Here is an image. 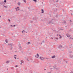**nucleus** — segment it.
Returning a JSON list of instances; mask_svg holds the SVG:
<instances>
[{"mask_svg": "<svg viewBox=\"0 0 73 73\" xmlns=\"http://www.w3.org/2000/svg\"><path fill=\"white\" fill-rule=\"evenodd\" d=\"M8 45H10V50H12L13 48V47H12V46H13V43H10V44H8Z\"/></svg>", "mask_w": 73, "mask_h": 73, "instance_id": "f257e3e1", "label": "nucleus"}, {"mask_svg": "<svg viewBox=\"0 0 73 73\" xmlns=\"http://www.w3.org/2000/svg\"><path fill=\"white\" fill-rule=\"evenodd\" d=\"M53 67L54 69H56L57 71H59V69L57 67V66H56L55 64V66H53Z\"/></svg>", "mask_w": 73, "mask_h": 73, "instance_id": "f03ea898", "label": "nucleus"}, {"mask_svg": "<svg viewBox=\"0 0 73 73\" xmlns=\"http://www.w3.org/2000/svg\"><path fill=\"white\" fill-rule=\"evenodd\" d=\"M45 58H43L42 57L40 56V60H42L43 61V60H45Z\"/></svg>", "mask_w": 73, "mask_h": 73, "instance_id": "7ed1b4c3", "label": "nucleus"}, {"mask_svg": "<svg viewBox=\"0 0 73 73\" xmlns=\"http://www.w3.org/2000/svg\"><path fill=\"white\" fill-rule=\"evenodd\" d=\"M53 20V19H52L48 23V24H52L53 23V22H52Z\"/></svg>", "mask_w": 73, "mask_h": 73, "instance_id": "20e7f679", "label": "nucleus"}, {"mask_svg": "<svg viewBox=\"0 0 73 73\" xmlns=\"http://www.w3.org/2000/svg\"><path fill=\"white\" fill-rule=\"evenodd\" d=\"M0 4H1V5H3V6H4V5H5V3H4V2H1L0 3Z\"/></svg>", "mask_w": 73, "mask_h": 73, "instance_id": "39448f33", "label": "nucleus"}, {"mask_svg": "<svg viewBox=\"0 0 73 73\" xmlns=\"http://www.w3.org/2000/svg\"><path fill=\"white\" fill-rule=\"evenodd\" d=\"M21 44H19V49H21Z\"/></svg>", "mask_w": 73, "mask_h": 73, "instance_id": "423d86ee", "label": "nucleus"}, {"mask_svg": "<svg viewBox=\"0 0 73 73\" xmlns=\"http://www.w3.org/2000/svg\"><path fill=\"white\" fill-rule=\"evenodd\" d=\"M66 36L68 37H70V35L69 34V33L66 35Z\"/></svg>", "mask_w": 73, "mask_h": 73, "instance_id": "0eeeda50", "label": "nucleus"}, {"mask_svg": "<svg viewBox=\"0 0 73 73\" xmlns=\"http://www.w3.org/2000/svg\"><path fill=\"white\" fill-rule=\"evenodd\" d=\"M62 48V45H60L58 46V48L59 49Z\"/></svg>", "mask_w": 73, "mask_h": 73, "instance_id": "6e6552de", "label": "nucleus"}, {"mask_svg": "<svg viewBox=\"0 0 73 73\" xmlns=\"http://www.w3.org/2000/svg\"><path fill=\"white\" fill-rule=\"evenodd\" d=\"M70 58H73V55L72 54H70Z\"/></svg>", "mask_w": 73, "mask_h": 73, "instance_id": "1a4fd4ad", "label": "nucleus"}, {"mask_svg": "<svg viewBox=\"0 0 73 73\" xmlns=\"http://www.w3.org/2000/svg\"><path fill=\"white\" fill-rule=\"evenodd\" d=\"M41 11H42L41 13H44V10L42 9L41 10Z\"/></svg>", "mask_w": 73, "mask_h": 73, "instance_id": "9d476101", "label": "nucleus"}, {"mask_svg": "<svg viewBox=\"0 0 73 73\" xmlns=\"http://www.w3.org/2000/svg\"><path fill=\"white\" fill-rule=\"evenodd\" d=\"M54 40H55V41H57V40H58V38H56Z\"/></svg>", "mask_w": 73, "mask_h": 73, "instance_id": "9b49d317", "label": "nucleus"}, {"mask_svg": "<svg viewBox=\"0 0 73 73\" xmlns=\"http://www.w3.org/2000/svg\"><path fill=\"white\" fill-rule=\"evenodd\" d=\"M55 57H56V56L54 55L52 56V58H55Z\"/></svg>", "mask_w": 73, "mask_h": 73, "instance_id": "f8f14e48", "label": "nucleus"}, {"mask_svg": "<svg viewBox=\"0 0 73 73\" xmlns=\"http://www.w3.org/2000/svg\"><path fill=\"white\" fill-rule=\"evenodd\" d=\"M6 64H9V61H7L6 62Z\"/></svg>", "mask_w": 73, "mask_h": 73, "instance_id": "ddd939ff", "label": "nucleus"}, {"mask_svg": "<svg viewBox=\"0 0 73 73\" xmlns=\"http://www.w3.org/2000/svg\"><path fill=\"white\" fill-rule=\"evenodd\" d=\"M21 62L22 63H24V61L23 60H21Z\"/></svg>", "mask_w": 73, "mask_h": 73, "instance_id": "4468645a", "label": "nucleus"}, {"mask_svg": "<svg viewBox=\"0 0 73 73\" xmlns=\"http://www.w3.org/2000/svg\"><path fill=\"white\" fill-rule=\"evenodd\" d=\"M18 5H20V2H19V3H18Z\"/></svg>", "mask_w": 73, "mask_h": 73, "instance_id": "2eb2a0df", "label": "nucleus"}, {"mask_svg": "<svg viewBox=\"0 0 73 73\" xmlns=\"http://www.w3.org/2000/svg\"><path fill=\"white\" fill-rule=\"evenodd\" d=\"M63 23H64V24H66V21H64Z\"/></svg>", "mask_w": 73, "mask_h": 73, "instance_id": "dca6fc26", "label": "nucleus"}, {"mask_svg": "<svg viewBox=\"0 0 73 73\" xmlns=\"http://www.w3.org/2000/svg\"><path fill=\"white\" fill-rule=\"evenodd\" d=\"M5 41L7 43H8V42L7 41V39L5 40Z\"/></svg>", "mask_w": 73, "mask_h": 73, "instance_id": "f3484780", "label": "nucleus"}, {"mask_svg": "<svg viewBox=\"0 0 73 73\" xmlns=\"http://www.w3.org/2000/svg\"><path fill=\"white\" fill-rule=\"evenodd\" d=\"M36 55L38 57H39V55H38V54H36Z\"/></svg>", "mask_w": 73, "mask_h": 73, "instance_id": "a211bd4d", "label": "nucleus"}, {"mask_svg": "<svg viewBox=\"0 0 73 73\" xmlns=\"http://www.w3.org/2000/svg\"><path fill=\"white\" fill-rule=\"evenodd\" d=\"M34 1H35V2L36 3V2H37V0H33Z\"/></svg>", "mask_w": 73, "mask_h": 73, "instance_id": "6ab92c4d", "label": "nucleus"}, {"mask_svg": "<svg viewBox=\"0 0 73 73\" xmlns=\"http://www.w3.org/2000/svg\"><path fill=\"white\" fill-rule=\"evenodd\" d=\"M23 1H24V2H25V3H27V1H26L25 0H24Z\"/></svg>", "mask_w": 73, "mask_h": 73, "instance_id": "aec40b11", "label": "nucleus"}, {"mask_svg": "<svg viewBox=\"0 0 73 73\" xmlns=\"http://www.w3.org/2000/svg\"><path fill=\"white\" fill-rule=\"evenodd\" d=\"M30 42H28L27 44H30Z\"/></svg>", "mask_w": 73, "mask_h": 73, "instance_id": "412c9836", "label": "nucleus"}, {"mask_svg": "<svg viewBox=\"0 0 73 73\" xmlns=\"http://www.w3.org/2000/svg\"><path fill=\"white\" fill-rule=\"evenodd\" d=\"M50 1H51L52 2H54V0H50Z\"/></svg>", "mask_w": 73, "mask_h": 73, "instance_id": "4be33fe9", "label": "nucleus"}, {"mask_svg": "<svg viewBox=\"0 0 73 73\" xmlns=\"http://www.w3.org/2000/svg\"><path fill=\"white\" fill-rule=\"evenodd\" d=\"M4 2L5 3H6V2H7V1H6V0H4Z\"/></svg>", "mask_w": 73, "mask_h": 73, "instance_id": "5701e85b", "label": "nucleus"}, {"mask_svg": "<svg viewBox=\"0 0 73 73\" xmlns=\"http://www.w3.org/2000/svg\"><path fill=\"white\" fill-rule=\"evenodd\" d=\"M15 9H16L17 11H18V10H17V8H15Z\"/></svg>", "mask_w": 73, "mask_h": 73, "instance_id": "b1692460", "label": "nucleus"}, {"mask_svg": "<svg viewBox=\"0 0 73 73\" xmlns=\"http://www.w3.org/2000/svg\"><path fill=\"white\" fill-rule=\"evenodd\" d=\"M35 57H36V58H38V57H37V56L36 55H35Z\"/></svg>", "mask_w": 73, "mask_h": 73, "instance_id": "393cba45", "label": "nucleus"}, {"mask_svg": "<svg viewBox=\"0 0 73 73\" xmlns=\"http://www.w3.org/2000/svg\"><path fill=\"white\" fill-rule=\"evenodd\" d=\"M18 66L17 65H16L15 67H16V68H17V67Z\"/></svg>", "mask_w": 73, "mask_h": 73, "instance_id": "a878e982", "label": "nucleus"}, {"mask_svg": "<svg viewBox=\"0 0 73 73\" xmlns=\"http://www.w3.org/2000/svg\"><path fill=\"white\" fill-rule=\"evenodd\" d=\"M8 21H9V22H11V20L10 19H8Z\"/></svg>", "mask_w": 73, "mask_h": 73, "instance_id": "bb28decb", "label": "nucleus"}, {"mask_svg": "<svg viewBox=\"0 0 73 73\" xmlns=\"http://www.w3.org/2000/svg\"><path fill=\"white\" fill-rule=\"evenodd\" d=\"M46 58V59L47 60H48V59H49V58Z\"/></svg>", "mask_w": 73, "mask_h": 73, "instance_id": "cd10ccee", "label": "nucleus"}, {"mask_svg": "<svg viewBox=\"0 0 73 73\" xmlns=\"http://www.w3.org/2000/svg\"><path fill=\"white\" fill-rule=\"evenodd\" d=\"M17 9H19V7H17Z\"/></svg>", "mask_w": 73, "mask_h": 73, "instance_id": "c85d7f7f", "label": "nucleus"}, {"mask_svg": "<svg viewBox=\"0 0 73 73\" xmlns=\"http://www.w3.org/2000/svg\"><path fill=\"white\" fill-rule=\"evenodd\" d=\"M61 37H62V36H60V38H61Z\"/></svg>", "mask_w": 73, "mask_h": 73, "instance_id": "c756f323", "label": "nucleus"}, {"mask_svg": "<svg viewBox=\"0 0 73 73\" xmlns=\"http://www.w3.org/2000/svg\"><path fill=\"white\" fill-rule=\"evenodd\" d=\"M4 7H5V8H7V6H4Z\"/></svg>", "mask_w": 73, "mask_h": 73, "instance_id": "7c9ffc66", "label": "nucleus"}, {"mask_svg": "<svg viewBox=\"0 0 73 73\" xmlns=\"http://www.w3.org/2000/svg\"><path fill=\"white\" fill-rule=\"evenodd\" d=\"M13 27H16V25H14Z\"/></svg>", "mask_w": 73, "mask_h": 73, "instance_id": "2f4dec72", "label": "nucleus"}, {"mask_svg": "<svg viewBox=\"0 0 73 73\" xmlns=\"http://www.w3.org/2000/svg\"><path fill=\"white\" fill-rule=\"evenodd\" d=\"M14 58L15 59H16V57H14Z\"/></svg>", "mask_w": 73, "mask_h": 73, "instance_id": "473e14b6", "label": "nucleus"}, {"mask_svg": "<svg viewBox=\"0 0 73 73\" xmlns=\"http://www.w3.org/2000/svg\"><path fill=\"white\" fill-rule=\"evenodd\" d=\"M70 22H72V21H71V20H70Z\"/></svg>", "mask_w": 73, "mask_h": 73, "instance_id": "72a5a7b5", "label": "nucleus"}, {"mask_svg": "<svg viewBox=\"0 0 73 73\" xmlns=\"http://www.w3.org/2000/svg\"><path fill=\"white\" fill-rule=\"evenodd\" d=\"M50 39H53V37L51 38Z\"/></svg>", "mask_w": 73, "mask_h": 73, "instance_id": "f704fd0d", "label": "nucleus"}, {"mask_svg": "<svg viewBox=\"0 0 73 73\" xmlns=\"http://www.w3.org/2000/svg\"><path fill=\"white\" fill-rule=\"evenodd\" d=\"M69 31H72V30H69Z\"/></svg>", "mask_w": 73, "mask_h": 73, "instance_id": "c9c22d12", "label": "nucleus"}, {"mask_svg": "<svg viewBox=\"0 0 73 73\" xmlns=\"http://www.w3.org/2000/svg\"><path fill=\"white\" fill-rule=\"evenodd\" d=\"M11 27H13V26L12 25H11Z\"/></svg>", "mask_w": 73, "mask_h": 73, "instance_id": "e433bc0d", "label": "nucleus"}, {"mask_svg": "<svg viewBox=\"0 0 73 73\" xmlns=\"http://www.w3.org/2000/svg\"><path fill=\"white\" fill-rule=\"evenodd\" d=\"M33 21H31V23H33Z\"/></svg>", "mask_w": 73, "mask_h": 73, "instance_id": "4c0bfd02", "label": "nucleus"}, {"mask_svg": "<svg viewBox=\"0 0 73 73\" xmlns=\"http://www.w3.org/2000/svg\"><path fill=\"white\" fill-rule=\"evenodd\" d=\"M70 73H73V72H71Z\"/></svg>", "mask_w": 73, "mask_h": 73, "instance_id": "58836bf2", "label": "nucleus"}, {"mask_svg": "<svg viewBox=\"0 0 73 73\" xmlns=\"http://www.w3.org/2000/svg\"><path fill=\"white\" fill-rule=\"evenodd\" d=\"M42 42H44V41H42Z\"/></svg>", "mask_w": 73, "mask_h": 73, "instance_id": "ea45409f", "label": "nucleus"}, {"mask_svg": "<svg viewBox=\"0 0 73 73\" xmlns=\"http://www.w3.org/2000/svg\"><path fill=\"white\" fill-rule=\"evenodd\" d=\"M27 61H29V60H28V59H27Z\"/></svg>", "mask_w": 73, "mask_h": 73, "instance_id": "a19ab883", "label": "nucleus"}, {"mask_svg": "<svg viewBox=\"0 0 73 73\" xmlns=\"http://www.w3.org/2000/svg\"><path fill=\"white\" fill-rule=\"evenodd\" d=\"M58 1H58V0L56 1V2H58Z\"/></svg>", "mask_w": 73, "mask_h": 73, "instance_id": "79ce46f5", "label": "nucleus"}, {"mask_svg": "<svg viewBox=\"0 0 73 73\" xmlns=\"http://www.w3.org/2000/svg\"><path fill=\"white\" fill-rule=\"evenodd\" d=\"M20 11V9H18V11Z\"/></svg>", "mask_w": 73, "mask_h": 73, "instance_id": "37998d69", "label": "nucleus"}, {"mask_svg": "<svg viewBox=\"0 0 73 73\" xmlns=\"http://www.w3.org/2000/svg\"><path fill=\"white\" fill-rule=\"evenodd\" d=\"M66 64H67V61H66Z\"/></svg>", "mask_w": 73, "mask_h": 73, "instance_id": "c03bdc74", "label": "nucleus"}, {"mask_svg": "<svg viewBox=\"0 0 73 73\" xmlns=\"http://www.w3.org/2000/svg\"><path fill=\"white\" fill-rule=\"evenodd\" d=\"M59 36L60 37L61 36V35H59Z\"/></svg>", "mask_w": 73, "mask_h": 73, "instance_id": "a18cd8bd", "label": "nucleus"}, {"mask_svg": "<svg viewBox=\"0 0 73 73\" xmlns=\"http://www.w3.org/2000/svg\"><path fill=\"white\" fill-rule=\"evenodd\" d=\"M12 68V69H14V68Z\"/></svg>", "mask_w": 73, "mask_h": 73, "instance_id": "49530a36", "label": "nucleus"}, {"mask_svg": "<svg viewBox=\"0 0 73 73\" xmlns=\"http://www.w3.org/2000/svg\"><path fill=\"white\" fill-rule=\"evenodd\" d=\"M58 36V34H57V36Z\"/></svg>", "mask_w": 73, "mask_h": 73, "instance_id": "de8ad7c7", "label": "nucleus"}, {"mask_svg": "<svg viewBox=\"0 0 73 73\" xmlns=\"http://www.w3.org/2000/svg\"><path fill=\"white\" fill-rule=\"evenodd\" d=\"M56 17H57V15L56 16Z\"/></svg>", "mask_w": 73, "mask_h": 73, "instance_id": "09e8293b", "label": "nucleus"}, {"mask_svg": "<svg viewBox=\"0 0 73 73\" xmlns=\"http://www.w3.org/2000/svg\"><path fill=\"white\" fill-rule=\"evenodd\" d=\"M23 33V31H22V33Z\"/></svg>", "mask_w": 73, "mask_h": 73, "instance_id": "8fccbe9b", "label": "nucleus"}, {"mask_svg": "<svg viewBox=\"0 0 73 73\" xmlns=\"http://www.w3.org/2000/svg\"><path fill=\"white\" fill-rule=\"evenodd\" d=\"M16 55H14V56H15V57H16Z\"/></svg>", "mask_w": 73, "mask_h": 73, "instance_id": "3c124183", "label": "nucleus"}, {"mask_svg": "<svg viewBox=\"0 0 73 73\" xmlns=\"http://www.w3.org/2000/svg\"><path fill=\"white\" fill-rule=\"evenodd\" d=\"M48 73H51V72H48Z\"/></svg>", "mask_w": 73, "mask_h": 73, "instance_id": "603ef678", "label": "nucleus"}, {"mask_svg": "<svg viewBox=\"0 0 73 73\" xmlns=\"http://www.w3.org/2000/svg\"><path fill=\"white\" fill-rule=\"evenodd\" d=\"M33 20H35V19L34 18H33Z\"/></svg>", "mask_w": 73, "mask_h": 73, "instance_id": "864d4df0", "label": "nucleus"}, {"mask_svg": "<svg viewBox=\"0 0 73 73\" xmlns=\"http://www.w3.org/2000/svg\"><path fill=\"white\" fill-rule=\"evenodd\" d=\"M72 13H72L71 14V15H73Z\"/></svg>", "mask_w": 73, "mask_h": 73, "instance_id": "5fc2aeb1", "label": "nucleus"}, {"mask_svg": "<svg viewBox=\"0 0 73 73\" xmlns=\"http://www.w3.org/2000/svg\"><path fill=\"white\" fill-rule=\"evenodd\" d=\"M23 32H25V31L24 30H23Z\"/></svg>", "mask_w": 73, "mask_h": 73, "instance_id": "6e6d98bb", "label": "nucleus"}, {"mask_svg": "<svg viewBox=\"0 0 73 73\" xmlns=\"http://www.w3.org/2000/svg\"><path fill=\"white\" fill-rule=\"evenodd\" d=\"M7 70H8V68H7Z\"/></svg>", "mask_w": 73, "mask_h": 73, "instance_id": "4d7b16f0", "label": "nucleus"}, {"mask_svg": "<svg viewBox=\"0 0 73 73\" xmlns=\"http://www.w3.org/2000/svg\"><path fill=\"white\" fill-rule=\"evenodd\" d=\"M36 19H37V17H36Z\"/></svg>", "mask_w": 73, "mask_h": 73, "instance_id": "13d9d810", "label": "nucleus"}, {"mask_svg": "<svg viewBox=\"0 0 73 73\" xmlns=\"http://www.w3.org/2000/svg\"><path fill=\"white\" fill-rule=\"evenodd\" d=\"M72 38V39H73V38Z\"/></svg>", "mask_w": 73, "mask_h": 73, "instance_id": "bf43d9fd", "label": "nucleus"}, {"mask_svg": "<svg viewBox=\"0 0 73 73\" xmlns=\"http://www.w3.org/2000/svg\"><path fill=\"white\" fill-rule=\"evenodd\" d=\"M28 9H29L30 8V7H28Z\"/></svg>", "mask_w": 73, "mask_h": 73, "instance_id": "052dcab7", "label": "nucleus"}, {"mask_svg": "<svg viewBox=\"0 0 73 73\" xmlns=\"http://www.w3.org/2000/svg\"><path fill=\"white\" fill-rule=\"evenodd\" d=\"M50 69H53V68H50Z\"/></svg>", "mask_w": 73, "mask_h": 73, "instance_id": "680f3d73", "label": "nucleus"}, {"mask_svg": "<svg viewBox=\"0 0 73 73\" xmlns=\"http://www.w3.org/2000/svg\"><path fill=\"white\" fill-rule=\"evenodd\" d=\"M53 31H55V30H53Z\"/></svg>", "mask_w": 73, "mask_h": 73, "instance_id": "e2e57ef3", "label": "nucleus"}, {"mask_svg": "<svg viewBox=\"0 0 73 73\" xmlns=\"http://www.w3.org/2000/svg\"><path fill=\"white\" fill-rule=\"evenodd\" d=\"M21 65H22V63H21Z\"/></svg>", "mask_w": 73, "mask_h": 73, "instance_id": "0e129e2a", "label": "nucleus"}, {"mask_svg": "<svg viewBox=\"0 0 73 73\" xmlns=\"http://www.w3.org/2000/svg\"><path fill=\"white\" fill-rule=\"evenodd\" d=\"M71 12H72V10H70Z\"/></svg>", "mask_w": 73, "mask_h": 73, "instance_id": "69168bd1", "label": "nucleus"}, {"mask_svg": "<svg viewBox=\"0 0 73 73\" xmlns=\"http://www.w3.org/2000/svg\"><path fill=\"white\" fill-rule=\"evenodd\" d=\"M65 27H67V26H66Z\"/></svg>", "mask_w": 73, "mask_h": 73, "instance_id": "338daca9", "label": "nucleus"}, {"mask_svg": "<svg viewBox=\"0 0 73 73\" xmlns=\"http://www.w3.org/2000/svg\"><path fill=\"white\" fill-rule=\"evenodd\" d=\"M44 70H46V69H44Z\"/></svg>", "mask_w": 73, "mask_h": 73, "instance_id": "774afa93", "label": "nucleus"}]
</instances>
